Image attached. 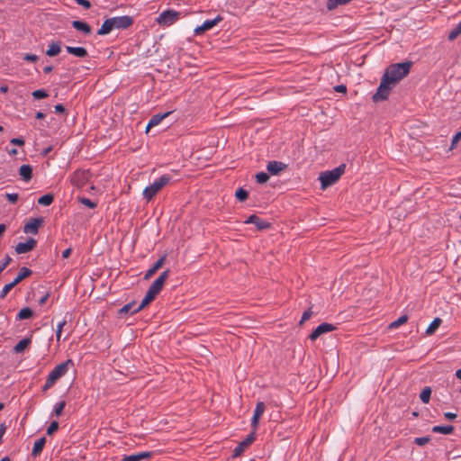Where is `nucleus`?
I'll return each instance as SVG.
<instances>
[{
    "label": "nucleus",
    "mask_w": 461,
    "mask_h": 461,
    "mask_svg": "<svg viewBox=\"0 0 461 461\" xmlns=\"http://www.w3.org/2000/svg\"><path fill=\"white\" fill-rule=\"evenodd\" d=\"M411 65V61L390 65L385 69L380 85L372 96V100L375 103L386 100L392 89L410 73Z\"/></svg>",
    "instance_id": "f257e3e1"
},
{
    "label": "nucleus",
    "mask_w": 461,
    "mask_h": 461,
    "mask_svg": "<svg viewBox=\"0 0 461 461\" xmlns=\"http://www.w3.org/2000/svg\"><path fill=\"white\" fill-rule=\"evenodd\" d=\"M133 17L129 15L115 16L104 20L101 28L98 30V35H107L113 30H125L133 24Z\"/></svg>",
    "instance_id": "f03ea898"
},
{
    "label": "nucleus",
    "mask_w": 461,
    "mask_h": 461,
    "mask_svg": "<svg viewBox=\"0 0 461 461\" xmlns=\"http://www.w3.org/2000/svg\"><path fill=\"white\" fill-rule=\"evenodd\" d=\"M345 168L346 165L341 164L331 170L321 172L319 176L321 189L325 190L327 187L334 185L344 174Z\"/></svg>",
    "instance_id": "7ed1b4c3"
},
{
    "label": "nucleus",
    "mask_w": 461,
    "mask_h": 461,
    "mask_svg": "<svg viewBox=\"0 0 461 461\" xmlns=\"http://www.w3.org/2000/svg\"><path fill=\"white\" fill-rule=\"evenodd\" d=\"M171 180V176L169 175H162L159 178L154 180L153 183L149 185L143 190V197L148 202L151 201L155 195L164 187L166 186Z\"/></svg>",
    "instance_id": "20e7f679"
},
{
    "label": "nucleus",
    "mask_w": 461,
    "mask_h": 461,
    "mask_svg": "<svg viewBox=\"0 0 461 461\" xmlns=\"http://www.w3.org/2000/svg\"><path fill=\"white\" fill-rule=\"evenodd\" d=\"M73 366L74 363L71 359H68L67 361L56 366L48 375L46 381L54 385L60 377L67 374L68 367Z\"/></svg>",
    "instance_id": "39448f33"
},
{
    "label": "nucleus",
    "mask_w": 461,
    "mask_h": 461,
    "mask_svg": "<svg viewBox=\"0 0 461 461\" xmlns=\"http://www.w3.org/2000/svg\"><path fill=\"white\" fill-rule=\"evenodd\" d=\"M32 274V271L26 267H21L18 275L16 276V277L9 284L5 285L3 289L1 290L0 292V298L1 299H4L6 297V295L8 294V293L17 285L19 284L22 280H23L24 278L30 276Z\"/></svg>",
    "instance_id": "423d86ee"
},
{
    "label": "nucleus",
    "mask_w": 461,
    "mask_h": 461,
    "mask_svg": "<svg viewBox=\"0 0 461 461\" xmlns=\"http://www.w3.org/2000/svg\"><path fill=\"white\" fill-rule=\"evenodd\" d=\"M90 178V173L86 170H77L71 177V183L77 187H83Z\"/></svg>",
    "instance_id": "0eeeda50"
},
{
    "label": "nucleus",
    "mask_w": 461,
    "mask_h": 461,
    "mask_svg": "<svg viewBox=\"0 0 461 461\" xmlns=\"http://www.w3.org/2000/svg\"><path fill=\"white\" fill-rule=\"evenodd\" d=\"M178 19V13L172 10L162 12L157 18V22L162 25H171Z\"/></svg>",
    "instance_id": "6e6552de"
},
{
    "label": "nucleus",
    "mask_w": 461,
    "mask_h": 461,
    "mask_svg": "<svg viewBox=\"0 0 461 461\" xmlns=\"http://www.w3.org/2000/svg\"><path fill=\"white\" fill-rule=\"evenodd\" d=\"M169 269H167L163 271L159 276L153 281V283L150 285L149 290L155 293L156 294H158L160 291L162 290L164 284L167 277L169 276Z\"/></svg>",
    "instance_id": "1a4fd4ad"
},
{
    "label": "nucleus",
    "mask_w": 461,
    "mask_h": 461,
    "mask_svg": "<svg viewBox=\"0 0 461 461\" xmlns=\"http://www.w3.org/2000/svg\"><path fill=\"white\" fill-rule=\"evenodd\" d=\"M336 327L333 324L323 322L317 326V328L311 333L309 336L310 339L314 341L316 340L321 335L330 332L334 330Z\"/></svg>",
    "instance_id": "9d476101"
},
{
    "label": "nucleus",
    "mask_w": 461,
    "mask_h": 461,
    "mask_svg": "<svg viewBox=\"0 0 461 461\" xmlns=\"http://www.w3.org/2000/svg\"><path fill=\"white\" fill-rule=\"evenodd\" d=\"M222 20L221 16L217 15L215 18L212 20H206L204 21L200 26H197L194 29V35H199L203 33L206 31L211 30L212 27H214L216 24H218L219 22Z\"/></svg>",
    "instance_id": "9b49d317"
},
{
    "label": "nucleus",
    "mask_w": 461,
    "mask_h": 461,
    "mask_svg": "<svg viewBox=\"0 0 461 461\" xmlns=\"http://www.w3.org/2000/svg\"><path fill=\"white\" fill-rule=\"evenodd\" d=\"M37 244V241L30 238L25 242H19L15 247V252L17 254H24L32 250Z\"/></svg>",
    "instance_id": "f8f14e48"
},
{
    "label": "nucleus",
    "mask_w": 461,
    "mask_h": 461,
    "mask_svg": "<svg viewBox=\"0 0 461 461\" xmlns=\"http://www.w3.org/2000/svg\"><path fill=\"white\" fill-rule=\"evenodd\" d=\"M255 440V435L254 433H251L249 434L246 439H244L243 441H241L240 443H239L235 448L233 449V454L232 456L234 457L236 456H240L244 450L246 449V447H248L253 441Z\"/></svg>",
    "instance_id": "ddd939ff"
},
{
    "label": "nucleus",
    "mask_w": 461,
    "mask_h": 461,
    "mask_svg": "<svg viewBox=\"0 0 461 461\" xmlns=\"http://www.w3.org/2000/svg\"><path fill=\"white\" fill-rule=\"evenodd\" d=\"M246 224H254L257 226L258 230H266L269 228L270 224L259 218L258 216L253 214L250 215L245 221Z\"/></svg>",
    "instance_id": "4468645a"
},
{
    "label": "nucleus",
    "mask_w": 461,
    "mask_h": 461,
    "mask_svg": "<svg viewBox=\"0 0 461 461\" xmlns=\"http://www.w3.org/2000/svg\"><path fill=\"white\" fill-rule=\"evenodd\" d=\"M265 410H266V406L263 402H258L256 404V408L254 410V414H253V417L251 420V425L254 429H257V427L258 425V420H259L261 415L264 413Z\"/></svg>",
    "instance_id": "2eb2a0df"
},
{
    "label": "nucleus",
    "mask_w": 461,
    "mask_h": 461,
    "mask_svg": "<svg viewBox=\"0 0 461 461\" xmlns=\"http://www.w3.org/2000/svg\"><path fill=\"white\" fill-rule=\"evenodd\" d=\"M286 168V165L283 162L273 160L269 161L267 165V169L271 175H278L281 171Z\"/></svg>",
    "instance_id": "dca6fc26"
},
{
    "label": "nucleus",
    "mask_w": 461,
    "mask_h": 461,
    "mask_svg": "<svg viewBox=\"0 0 461 461\" xmlns=\"http://www.w3.org/2000/svg\"><path fill=\"white\" fill-rule=\"evenodd\" d=\"M152 452L144 451L123 456L121 461H142L152 456Z\"/></svg>",
    "instance_id": "f3484780"
},
{
    "label": "nucleus",
    "mask_w": 461,
    "mask_h": 461,
    "mask_svg": "<svg viewBox=\"0 0 461 461\" xmlns=\"http://www.w3.org/2000/svg\"><path fill=\"white\" fill-rule=\"evenodd\" d=\"M42 223V219L36 218L27 222L23 228L25 233L36 234L40 225Z\"/></svg>",
    "instance_id": "a211bd4d"
},
{
    "label": "nucleus",
    "mask_w": 461,
    "mask_h": 461,
    "mask_svg": "<svg viewBox=\"0 0 461 461\" xmlns=\"http://www.w3.org/2000/svg\"><path fill=\"white\" fill-rule=\"evenodd\" d=\"M166 260V256H162L160 258H158L154 264L153 266L147 270V272L145 273V276H144V279L145 280H148L149 278H151L155 273L163 266L164 262Z\"/></svg>",
    "instance_id": "6ab92c4d"
},
{
    "label": "nucleus",
    "mask_w": 461,
    "mask_h": 461,
    "mask_svg": "<svg viewBox=\"0 0 461 461\" xmlns=\"http://www.w3.org/2000/svg\"><path fill=\"white\" fill-rule=\"evenodd\" d=\"M171 113V112H167L165 113H157V114H154L149 122H148V125L146 127V131H148L151 127H154V126H157L158 124L160 123V122L165 119L166 117H167L169 114Z\"/></svg>",
    "instance_id": "aec40b11"
},
{
    "label": "nucleus",
    "mask_w": 461,
    "mask_h": 461,
    "mask_svg": "<svg viewBox=\"0 0 461 461\" xmlns=\"http://www.w3.org/2000/svg\"><path fill=\"white\" fill-rule=\"evenodd\" d=\"M158 294L148 289L146 295L142 299L140 304L133 310V312H138L151 303Z\"/></svg>",
    "instance_id": "412c9836"
},
{
    "label": "nucleus",
    "mask_w": 461,
    "mask_h": 461,
    "mask_svg": "<svg viewBox=\"0 0 461 461\" xmlns=\"http://www.w3.org/2000/svg\"><path fill=\"white\" fill-rule=\"evenodd\" d=\"M66 50L77 58H86L88 55L87 50L83 47L66 46Z\"/></svg>",
    "instance_id": "4be33fe9"
},
{
    "label": "nucleus",
    "mask_w": 461,
    "mask_h": 461,
    "mask_svg": "<svg viewBox=\"0 0 461 461\" xmlns=\"http://www.w3.org/2000/svg\"><path fill=\"white\" fill-rule=\"evenodd\" d=\"M45 444H46V438L44 437L37 439L34 442V445H33V447L32 450V456L34 457L38 456L41 453Z\"/></svg>",
    "instance_id": "5701e85b"
},
{
    "label": "nucleus",
    "mask_w": 461,
    "mask_h": 461,
    "mask_svg": "<svg viewBox=\"0 0 461 461\" xmlns=\"http://www.w3.org/2000/svg\"><path fill=\"white\" fill-rule=\"evenodd\" d=\"M19 175L24 181H29L32 176V168L30 165H22L19 168Z\"/></svg>",
    "instance_id": "b1692460"
},
{
    "label": "nucleus",
    "mask_w": 461,
    "mask_h": 461,
    "mask_svg": "<svg viewBox=\"0 0 461 461\" xmlns=\"http://www.w3.org/2000/svg\"><path fill=\"white\" fill-rule=\"evenodd\" d=\"M61 46L59 41H52L50 43L48 50H46V55L49 57H54L60 53Z\"/></svg>",
    "instance_id": "393cba45"
},
{
    "label": "nucleus",
    "mask_w": 461,
    "mask_h": 461,
    "mask_svg": "<svg viewBox=\"0 0 461 461\" xmlns=\"http://www.w3.org/2000/svg\"><path fill=\"white\" fill-rule=\"evenodd\" d=\"M72 26L76 30L82 32L85 34H89L91 32V27L83 21H73Z\"/></svg>",
    "instance_id": "a878e982"
},
{
    "label": "nucleus",
    "mask_w": 461,
    "mask_h": 461,
    "mask_svg": "<svg viewBox=\"0 0 461 461\" xmlns=\"http://www.w3.org/2000/svg\"><path fill=\"white\" fill-rule=\"evenodd\" d=\"M32 342L31 338H24L21 339L14 347V353H22Z\"/></svg>",
    "instance_id": "bb28decb"
},
{
    "label": "nucleus",
    "mask_w": 461,
    "mask_h": 461,
    "mask_svg": "<svg viewBox=\"0 0 461 461\" xmlns=\"http://www.w3.org/2000/svg\"><path fill=\"white\" fill-rule=\"evenodd\" d=\"M432 431L435 433L449 435L454 431V427L451 425H446V426L438 425V426H434L432 428Z\"/></svg>",
    "instance_id": "cd10ccee"
},
{
    "label": "nucleus",
    "mask_w": 461,
    "mask_h": 461,
    "mask_svg": "<svg viewBox=\"0 0 461 461\" xmlns=\"http://www.w3.org/2000/svg\"><path fill=\"white\" fill-rule=\"evenodd\" d=\"M442 320L438 317L435 318L426 330L427 335H432L440 326Z\"/></svg>",
    "instance_id": "c85d7f7f"
},
{
    "label": "nucleus",
    "mask_w": 461,
    "mask_h": 461,
    "mask_svg": "<svg viewBox=\"0 0 461 461\" xmlns=\"http://www.w3.org/2000/svg\"><path fill=\"white\" fill-rule=\"evenodd\" d=\"M54 196L51 194H47L42 196H41L38 199V203L43 206H49L53 203Z\"/></svg>",
    "instance_id": "c756f323"
},
{
    "label": "nucleus",
    "mask_w": 461,
    "mask_h": 461,
    "mask_svg": "<svg viewBox=\"0 0 461 461\" xmlns=\"http://www.w3.org/2000/svg\"><path fill=\"white\" fill-rule=\"evenodd\" d=\"M32 314H33V312L31 308L24 307L20 310V312H18L17 318L19 320H26V319H30L32 316Z\"/></svg>",
    "instance_id": "7c9ffc66"
},
{
    "label": "nucleus",
    "mask_w": 461,
    "mask_h": 461,
    "mask_svg": "<svg viewBox=\"0 0 461 461\" xmlns=\"http://www.w3.org/2000/svg\"><path fill=\"white\" fill-rule=\"evenodd\" d=\"M430 395H431L430 387H425L420 394V399L422 402L428 403L429 402Z\"/></svg>",
    "instance_id": "2f4dec72"
},
{
    "label": "nucleus",
    "mask_w": 461,
    "mask_h": 461,
    "mask_svg": "<svg viewBox=\"0 0 461 461\" xmlns=\"http://www.w3.org/2000/svg\"><path fill=\"white\" fill-rule=\"evenodd\" d=\"M65 406H66L65 401H60V402H57L53 407L54 415L57 417H59L62 414Z\"/></svg>",
    "instance_id": "473e14b6"
},
{
    "label": "nucleus",
    "mask_w": 461,
    "mask_h": 461,
    "mask_svg": "<svg viewBox=\"0 0 461 461\" xmlns=\"http://www.w3.org/2000/svg\"><path fill=\"white\" fill-rule=\"evenodd\" d=\"M461 34V22L456 24V26L451 30L448 34V40L453 41L457 38Z\"/></svg>",
    "instance_id": "72a5a7b5"
},
{
    "label": "nucleus",
    "mask_w": 461,
    "mask_h": 461,
    "mask_svg": "<svg viewBox=\"0 0 461 461\" xmlns=\"http://www.w3.org/2000/svg\"><path fill=\"white\" fill-rule=\"evenodd\" d=\"M134 305H135V303L134 302H131V303H129L125 305H123L120 310H119V313L120 314H126L128 312H131V313H134L133 312V310L135 309L134 308Z\"/></svg>",
    "instance_id": "f704fd0d"
},
{
    "label": "nucleus",
    "mask_w": 461,
    "mask_h": 461,
    "mask_svg": "<svg viewBox=\"0 0 461 461\" xmlns=\"http://www.w3.org/2000/svg\"><path fill=\"white\" fill-rule=\"evenodd\" d=\"M408 320V317L407 315H402L401 317H399L396 321H393L391 324H390V328L391 329H395V328H398L399 326H401L402 324L405 323Z\"/></svg>",
    "instance_id": "c9c22d12"
},
{
    "label": "nucleus",
    "mask_w": 461,
    "mask_h": 461,
    "mask_svg": "<svg viewBox=\"0 0 461 461\" xmlns=\"http://www.w3.org/2000/svg\"><path fill=\"white\" fill-rule=\"evenodd\" d=\"M32 96L35 99H43L49 96L48 93L44 89H38L32 92Z\"/></svg>",
    "instance_id": "e433bc0d"
},
{
    "label": "nucleus",
    "mask_w": 461,
    "mask_h": 461,
    "mask_svg": "<svg viewBox=\"0 0 461 461\" xmlns=\"http://www.w3.org/2000/svg\"><path fill=\"white\" fill-rule=\"evenodd\" d=\"M269 179V176L266 172H259L256 175V180L258 184H265Z\"/></svg>",
    "instance_id": "4c0bfd02"
},
{
    "label": "nucleus",
    "mask_w": 461,
    "mask_h": 461,
    "mask_svg": "<svg viewBox=\"0 0 461 461\" xmlns=\"http://www.w3.org/2000/svg\"><path fill=\"white\" fill-rule=\"evenodd\" d=\"M248 195H249V193L243 188H239L235 193V196L240 201L246 200L248 198Z\"/></svg>",
    "instance_id": "58836bf2"
},
{
    "label": "nucleus",
    "mask_w": 461,
    "mask_h": 461,
    "mask_svg": "<svg viewBox=\"0 0 461 461\" xmlns=\"http://www.w3.org/2000/svg\"><path fill=\"white\" fill-rule=\"evenodd\" d=\"M430 441V437H420L414 438V443L418 446H424Z\"/></svg>",
    "instance_id": "ea45409f"
},
{
    "label": "nucleus",
    "mask_w": 461,
    "mask_h": 461,
    "mask_svg": "<svg viewBox=\"0 0 461 461\" xmlns=\"http://www.w3.org/2000/svg\"><path fill=\"white\" fill-rule=\"evenodd\" d=\"M12 258L10 256L6 255L5 258L0 262V274L6 268V267L11 263Z\"/></svg>",
    "instance_id": "a19ab883"
},
{
    "label": "nucleus",
    "mask_w": 461,
    "mask_h": 461,
    "mask_svg": "<svg viewBox=\"0 0 461 461\" xmlns=\"http://www.w3.org/2000/svg\"><path fill=\"white\" fill-rule=\"evenodd\" d=\"M80 203L86 206H87L88 208H95L96 206V203H94L92 200H90L89 198H86V197H82L79 199Z\"/></svg>",
    "instance_id": "79ce46f5"
},
{
    "label": "nucleus",
    "mask_w": 461,
    "mask_h": 461,
    "mask_svg": "<svg viewBox=\"0 0 461 461\" xmlns=\"http://www.w3.org/2000/svg\"><path fill=\"white\" fill-rule=\"evenodd\" d=\"M59 429V422L54 420L52 421L47 429V434L52 435Z\"/></svg>",
    "instance_id": "37998d69"
},
{
    "label": "nucleus",
    "mask_w": 461,
    "mask_h": 461,
    "mask_svg": "<svg viewBox=\"0 0 461 461\" xmlns=\"http://www.w3.org/2000/svg\"><path fill=\"white\" fill-rule=\"evenodd\" d=\"M312 315V312L311 309H308L306 311L303 312V315H302V318H301V321H300V324L303 323L304 321H308Z\"/></svg>",
    "instance_id": "c03bdc74"
},
{
    "label": "nucleus",
    "mask_w": 461,
    "mask_h": 461,
    "mask_svg": "<svg viewBox=\"0 0 461 461\" xmlns=\"http://www.w3.org/2000/svg\"><path fill=\"white\" fill-rule=\"evenodd\" d=\"M5 197L7 198V200L12 203H14L18 201V194H15V193H13V194H5Z\"/></svg>",
    "instance_id": "a18cd8bd"
},
{
    "label": "nucleus",
    "mask_w": 461,
    "mask_h": 461,
    "mask_svg": "<svg viewBox=\"0 0 461 461\" xmlns=\"http://www.w3.org/2000/svg\"><path fill=\"white\" fill-rule=\"evenodd\" d=\"M23 59L26 61L35 62L39 59L38 56L35 54H25Z\"/></svg>",
    "instance_id": "49530a36"
},
{
    "label": "nucleus",
    "mask_w": 461,
    "mask_h": 461,
    "mask_svg": "<svg viewBox=\"0 0 461 461\" xmlns=\"http://www.w3.org/2000/svg\"><path fill=\"white\" fill-rule=\"evenodd\" d=\"M75 2L86 9H89L91 7V4L88 0H75Z\"/></svg>",
    "instance_id": "de8ad7c7"
},
{
    "label": "nucleus",
    "mask_w": 461,
    "mask_h": 461,
    "mask_svg": "<svg viewBox=\"0 0 461 461\" xmlns=\"http://www.w3.org/2000/svg\"><path fill=\"white\" fill-rule=\"evenodd\" d=\"M10 142L17 146H23L24 144V140L22 138H14L10 140Z\"/></svg>",
    "instance_id": "09e8293b"
},
{
    "label": "nucleus",
    "mask_w": 461,
    "mask_h": 461,
    "mask_svg": "<svg viewBox=\"0 0 461 461\" xmlns=\"http://www.w3.org/2000/svg\"><path fill=\"white\" fill-rule=\"evenodd\" d=\"M55 112L57 113H64L66 112V109L63 104H58L54 106Z\"/></svg>",
    "instance_id": "8fccbe9b"
},
{
    "label": "nucleus",
    "mask_w": 461,
    "mask_h": 461,
    "mask_svg": "<svg viewBox=\"0 0 461 461\" xmlns=\"http://www.w3.org/2000/svg\"><path fill=\"white\" fill-rule=\"evenodd\" d=\"M334 90L338 93H346L347 87L344 85H338L334 87Z\"/></svg>",
    "instance_id": "3c124183"
},
{
    "label": "nucleus",
    "mask_w": 461,
    "mask_h": 461,
    "mask_svg": "<svg viewBox=\"0 0 461 461\" xmlns=\"http://www.w3.org/2000/svg\"><path fill=\"white\" fill-rule=\"evenodd\" d=\"M460 139H461V131H458L457 133H456V135L452 139V146L456 144Z\"/></svg>",
    "instance_id": "603ef678"
},
{
    "label": "nucleus",
    "mask_w": 461,
    "mask_h": 461,
    "mask_svg": "<svg viewBox=\"0 0 461 461\" xmlns=\"http://www.w3.org/2000/svg\"><path fill=\"white\" fill-rule=\"evenodd\" d=\"M444 417L447 419V420H454L456 418V414L454 413V412H445L444 413Z\"/></svg>",
    "instance_id": "864d4df0"
},
{
    "label": "nucleus",
    "mask_w": 461,
    "mask_h": 461,
    "mask_svg": "<svg viewBox=\"0 0 461 461\" xmlns=\"http://www.w3.org/2000/svg\"><path fill=\"white\" fill-rule=\"evenodd\" d=\"M71 251L72 249L70 248L68 249H66L63 252H62V258H68L69 257V255L71 254Z\"/></svg>",
    "instance_id": "5fc2aeb1"
},
{
    "label": "nucleus",
    "mask_w": 461,
    "mask_h": 461,
    "mask_svg": "<svg viewBox=\"0 0 461 461\" xmlns=\"http://www.w3.org/2000/svg\"><path fill=\"white\" fill-rule=\"evenodd\" d=\"M53 385L50 384L49 382H45L44 385L42 386V392H47L49 389H50Z\"/></svg>",
    "instance_id": "6e6d98bb"
},
{
    "label": "nucleus",
    "mask_w": 461,
    "mask_h": 461,
    "mask_svg": "<svg viewBox=\"0 0 461 461\" xmlns=\"http://www.w3.org/2000/svg\"><path fill=\"white\" fill-rule=\"evenodd\" d=\"M49 298V294H44L40 300H39V304L42 305L46 303V301L48 300Z\"/></svg>",
    "instance_id": "4d7b16f0"
},
{
    "label": "nucleus",
    "mask_w": 461,
    "mask_h": 461,
    "mask_svg": "<svg viewBox=\"0 0 461 461\" xmlns=\"http://www.w3.org/2000/svg\"><path fill=\"white\" fill-rule=\"evenodd\" d=\"M66 320H63L62 321H60L58 326H57V330L59 331V332H62V329L64 327V325L66 324Z\"/></svg>",
    "instance_id": "13d9d810"
},
{
    "label": "nucleus",
    "mask_w": 461,
    "mask_h": 461,
    "mask_svg": "<svg viewBox=\"0 0 461 461\" xmlns=\"http://www.w3.org/2000/svg\"><path fill=\"white\" fill-rule=\"evenodd\" d=\"M8 86L6 85H3L0 86V93L5 94L8 92Z\"/></svg>",
    "instance_id": "bf43d9fd"
},
{
    "label": "nucleus",
    "mask_w": 461,
    "mask_h": 461,
    "mask_svg": "<svg viewBox=\"0 0 461 461\" xmlns=\"http://www.w3.org/2000/svg\"><path fill=\"white\" fill-rule=\"evenodd\" d=\"M35 117L37 119H43L45 117V114L42 112H37Z\"/></svg>",
    "instance_id": "052dcab7"
},
{
    "label": "nucleus",
    "mask_w": 461,
    "mask_h": 461,
    "mask_svg": "<svg viewBox=\"0 0 461 461\" xmlns=\"http://www.w3.org/2000/svg\"><path fill=\"white\" fill-rule=\"evenodd\" d=\"M52 69H53V68H52L51 66H47V67H45V68H43V72L47 74V73L51 72V71H52Z\"/></svg>",
    "instance_id": "680f3d73"
},
{
    "label": "nucleus",
    "mask_w": 461,
    "mask_h": 461,
    "mask_svg": "<svg viewBox=\"0 0 461 461\" xmlns=\"http://www.w3.org/2000/svg\"><path fill=\"white\" fill-rule=\"evenodd\" d=\"M456 378L461 380V368L456 370Z\"/></svg>",
    "instance_id": "e2e57ef3"
},
{
    "label": "nucleus",
    "mask_w": 461,
    "mask_h": 461,
    "mask_svg": "<svg viewBox=\"0 0 461 461\" xmlns=\"http://www.w3.org/2000/svg\"><path fill=\"white\" fill-rule=\"evenodd\" d=\"M6 227L5 224H0V235L5 230Z\"/></svg>",
    "instance_id": "0e129e2a"
},
{
    "label": "nucleus",
    "mask_w": 461,
    "mask_h": 461,
    "mask_svg": "<svg viewBox=\"0 0 461 461\" xmlns=\"http://www.w3.org/2000/svg\"><path fill=\"white\" fill-rule=\"evenodd\" d=\"M60 336H61V332H59L58 330H56V338H57V340L59 341L60 340Z\"/></svg>",
    "instance_id": "69168bd1"
},
{
    "label": "nucleus",
    "mask_w": 461,
    "mask_h": 461,
    "mask_svg": "<svg viewBox=\"0 0 461 461\" xmlns=\"http://www.w3.org/2000/svg\"><path fill=\"white\" fill-rule=\"evenodd\" d=\"M10 154H13V155L17 154V150L15 149H13L12 150H10Z\"/></svg>",
    "instance_id": "338daca9"
},
{
    "label": "nucleus",
    "mask_w": 461,
    "mask_h": 461,
    "mask_svg": "<svg viewBox=\"0 0 461 461\" xmlns=\"http://www.w3.org/2000/svg\"><path fill=\"white\" fill-rule=\"evenodd\" d=\"M0 461H11L9 457L5 456Z\"/></svg>",
    "instance_id": "774afa93"
}]
</instances>
